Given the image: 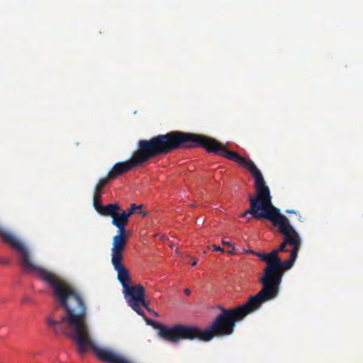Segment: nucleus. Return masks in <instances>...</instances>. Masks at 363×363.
I'll list each match as a JSON object with an SVG mask.
<instances>
[{
	"label": "nucleus",
	"mask_w": 363,
	"mask_h": 363,
	"mask_svg": "<svg viewBox=\"0 0 363 363\" xmlns=\"http://www.w3.org/2000/svg\"><path fill=\"white\" fill-rule=\"evenodd\" d=\"M256 256L266 263L263 276L259 279L263 287L256 295L250 296L245 303L238 307L226 309L220 306L221 313L204 330L194 325L177 324L169 327L157 323L159 335L167 341L178 343L182 340H195L208 342L216 336L231 335L237 322L258 310L264 303L274 299L279 294L282 274L272 259L271 252H257Z\"/></svg>",
	"instance_id": "f257e3e1"
},
{
	"label": "nucleus",
	"mask_w": 363,
	"mask_h": 363,
	"mask_svg": "<svg viewBox=\"0 0 363 363\" xmlns=\"http://www.w3.org/2000/svg\"><path fill=\"white\" fill-rule=\"evenodd\" d=\"M183 147L184 149L204 148L208 152L222 156L238 164L254 176L257 194L255 196H250V208L242 213V217L247 218L250 213L272 202L269 189L266 185L261 172L251 160L240 156L236 152L228 150L216 139L204 135L183 132Z\"/></svg>",
	"instance_id": "f03ea898"
},
{
	"label": "nucleus",
	"mask_w": 363,
	"mask_h": 363,
	"mask_svg": "<svg viewBox=\"0 0 363 363\" xmlns=\"http://www.w3.org/2000/svg\"><path fill=\"white\" fill-rule=\"evenodd\" d=\"M137 147L138 150L133 152L130 160L117 162L113 166L106 175L108 179L113 180L134 167L142 166L152 158L184 148L183 132L171 131L154 136L149 140H140Z\"/></svg>",
	"instance_id": "7ed1b4c3"
},
{
	"label": "nucleus",
	"mask_w": 363,
	"mask_h": 363,
	"mask_svg": "<svg viewBox=\"0 0 363 363\" xmlns=\"http://www.w3.org/2000/svg\"><path fill=\"white\" fill-rule=\"evenodd\" d=\"M250 216L246 218L247 221L250 222L254 218L260 219L262 218L269 220L273 225L279 227L280 233L283 235V240L287 245L291 247L290 253H291V261H296L298 253L301 246V239L298 233L291 225L286 216L280 213L279 208L275 207L272 202L267 204L250 214Z\"/></svg>",
	"instance_id": "20e7f679"
},
{
	"label": "nucleus",
	"mask_w": 363,
	"mask_h": 363,
	"mask_svg": "<svg viewBox=\"0 0 363 363\" xmlns=\"http://www.w3.org/2000/svg\"><path fill=\"white\" fill-rule=\"evenodd\" d=\"M113 267L117 272V279L123 286L124 297L128 306L138 315L144 316L141 306L147 307V302L145 300V288L140 284L130 286L131 277L124 264L113 265Z\"/></svg>",
	"instance_id": "39448f33"
},
{
	"label": "nucleus",
	"mask_w": 363,
	"mask_h": 363,
	"mask_svg": "<svg viewBox=\"0 0 363 363\" xmlns=\"http://www.w3.org/2000/svg\"><path fill=\"white\" fill-rule=\"evenodd\" d=\"M126 225H120L116 226L118 228L117 234L113 237L112 247L111 249L112 265L123 264V252L130 235L129 232L126 230Z\"/></svg>",
	"instance_id": "423d86ee"
},
{
	"label": "nucleus",
	"mask_w": 363,
	"mask_h": 363,
	"mask_svg": "<svg viewBox=\"0 0 363 363\" xmlns=\"http://www.w3.org/2000/svg\"><path fill=\"white\" fill-rule=\"evenodd\" d=\"M286 243L283 240L278 248L274 249L271 252L272 259H274V261L275 262L279 272L281 273L282 277L284 276V272L290 269L295 262V261H291V253H290L289 259L284 262H282L281 259L279 257V253L281 252H290L291 250L286 249Z\"/></svg>",
	"instance_id": "0eeeda50"
},
{
	"label": "nucleus",
	"mask_w": 363,
	"mask_h": 363,
	"mask_svg": "<svg viewBox=\"0 0 363 363\" xmlns=\"http://www.w3.org/2000/svg\"><path fill=\"white\" fill-rule=\"evenodd\" d=\"M121 206L118 203H113L111 207L107 208L106 214L105 216H111L112 218L111 223L114 226H118L120 225H127L128 223V218L125 213H119Z\"/></svg>",
	"instance_id": "6e6552de"
},
{
	"label": "nucleus",
	"mask_w": 363,
	"mask_h": 363,
	"mask_svg": "<svg viewBox=\"0 0 363 363\" xmlns=\"http://www.w3.org/2000/svg\"><path fill=\"white\" fill-rule=\"evenodd\" d=\"M101 196L100 195H94L93 198V206L95 208V210L101 216H105L106 214V208L108 207H111L113 203H110L106 206H103L101 204Z\"/></svg>",
	"instance_id": "1a4fd4ad"
},
{
	"label": "nucleus",
	"mask_w": 363,
	"mask_h": 363,
	"mask_svg": "<svg viewBox=\"0 0 363 363\" xmlns=\"http://www.w3.org/2000/svg\"><path fill=\"white\" fill-rule=\"evenodd\" d=\"M111 181L107 177L101 178L99 180L98 184L94 189V194L101 196L103 194L102 189Z\"/></svg>",
	"instance_id": "9d476101"
},
{
	"label": "nucleus",
	"mask_w": 363,
	"mask_h": 363,
	"mask_svg": "<svg viewBox=\"0 0 363 363\" xmlns=\"http://www.w3.org/2000/svg\"><path fill=\"white\" fill-rule=\"evenodd\" d=\"M142 207H143V205L138 206L135 203H133L130 205V207L129 208H128L126 211H123V213H125V214L127 215V217L129 219V217L132 214L136 213L137 209H140V208H142Z\"/></svg>",
	"instance_id": "9b49d317"
},
{
	"label": "nucleus",
	"mask_w": 363,
	"mask_h": 363,
	"mask_svg": "<svg viewBox=\"0 0 363 363\" xmlns=\"http://www.w3.org/2000/svg\"><path fill=\"white\" fill-rule=\"evenodd\" d=\"M222 245L228 246L231 249L228 251L230 254H233V251L235 250V247H233V245L230 242L225 241L224 240H222Z\"/></svg>",
	"instance_id": "f8f14e48"
},
{
	"label": "nucleus",
	"mask_w": 363,
	"mask_h": 363,
	"mask_svg": "<svg viewBox=\"0 0 363 363\" xmlns=\"http://www.w3.org/2000/svg\"><path fill=\"white\" fill-rule=\"evenodd\" d=\"M151 315H153L155 317H158V313L155 311L154 310H152L149 306H148V303H147V307H144Z\"/></svg>",
	"instance_id": "ddd939ff"
},
{
	"label": "nucleus",
	"mask_w": 363,
	"mask_h": 363,
	"mask_svg": "<svg viewBox=\"0 0 363 363\" xmlns=\"http://www.w3.org/2000/svg\"><path fill=\"white\" fill-rule=\"evenodd\" d=\"M212 247H213V250H216V251H220V252H224V249L220 247V246H218L216 245H212Z\"/></svg>",
	"instance_id": "4468645a"
},
{
	"label": "nucleus",
	"mask_w": 363,
	"mask_h": 363,
	"mask_svg": "<svg viewBox=\"0 0 363 363\" xmlns=\"http://www.w3.org/2000/svg\"><path fill=\"white\" fill-rule=\"evenodd\" d=\"M138 213L141 214L143 216L145 217V216H146L147 215V212L142 211L141 208L140 209H138Z\"/></svg>",
	"instance_id": "2eb2a0df"
},
{
	"label": "nucleus",
	"mask_w": 363,
	"mask_h": 363,
	"mask_svg": "<svg viewBox=\"0 0 363 363\" xmlns=\"http://www.w3.org/2000/svg\"><path fill=\"white\" fill-rule=\"evenodd\" d=\"M138 213L141 214L143 216L145 217V216H146L147 215V212L142 211L141 208L140 209H138Z\"/></svg>",
	"instance_id": "dca6fc26"
},
{
	"label": "nucleus",
	"mask_w": 363,
	"mask_h": 363,
	"mask_svg": "<svg viewBox=\"0 0 363 363\" xmlns=\"http://www.w3.org/2000/svg\"><path fill=\"white\" fill-rule=\"evenodd\" d=\"M184 292L186 296H189L191 294V290L189 289H185Z\"/></svg>",
	"instance_id": "f3484780"
},
{
	"label": "nucleus",
	"mask_w": 363,
	"mask_h": 363,
	"mask_svg": "<svg viewBox=\"0 0 363 363\" xmlns=\"http://www.w3.org/2000/svg\"><path fill=\"white\" fill-rule=\"evenodd\" d=\"M9 261L6 259V260H0V264H9Z\"/></svg>",
	"instance_id": "a211bd4d"
},
{
	"label": "nucleus",
	"mask_w": 363,
	"mask_h": 363,
	"mask_svg": "<svg viewBox=\"0 0 363 363\" xmlns=\"http://www.w3.org/2000/svg\"><path fill=\"white\" fill-rule=\"evenodd\" d=\"M197 264V259H194L191 263V266H196Z\"/></svg>",
	"instance_id": "6ab92c4d"
},
{
	"label": "nucleus",
	"mask_w": 363,
	"mask_h": 363,
	"mask_svg": "<svg viewBox=\"0 0 363 363\" xmlns=\"http://www.w3.org/2000/svg\"><path fill=\"white\" fill-rule=\"evenodd\" d=\"M287 213H296V212L294 210H287L286 211Z\"/></svg>",
	"instance_id": "aec40b11"
},
{
	"label": "nucleus",
	"mask_w": 363,
	"mask_h": 363,
	"mask_svg": "<svg viewBox=\"0 0 363 363\" xmlns=\"http://www.w3.org/2000/svg\"><path fill=\"white\" fill-rule=\"evenodd\" d=\"M248 253H250V254L256 255V253H257V252H255V251H252V250H249Z\"/></svg>",
	"instance_id": "412c9836"
}]
</instances>
